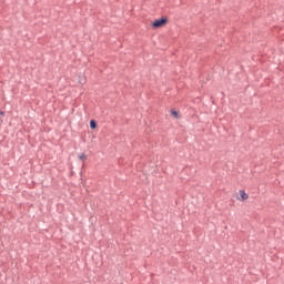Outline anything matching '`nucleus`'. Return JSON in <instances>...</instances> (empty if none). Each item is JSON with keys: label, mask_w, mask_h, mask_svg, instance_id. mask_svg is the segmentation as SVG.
Returning <instances> with one entry per match:
<instances>
[{"label": "nucleus", "mask_w": 284, "mask_h": 284, "mask_svg": "<svg viewBox=\"0 0 284 284\" xmlns=\"http://www.w3.org/2000/svg\"><path fill=\"white\" fill-rule=\"evenodd\" d=\"M79 159H80L81 161H85V159H87L85 153H82L81 155H79Z\"/></svg>", "instance_id": "obj_5"}, {"label": "nucleus", "mask_w": 284, "mask_h": 284, "mask_svg": "<svg viewBox=\"0 0 284 284\" xmlns=\"http://www.w3.org/2000/svg\"><path fill=\"white\" fill-rule=\"evenodd\" d=\"M240 195L242 201H247V199H250V195H247V193H245L243 190L240 191Z\"/></svg>", "instance_id": "obj_2"}, {"label": "nucleus", "mask_w": 284, "mask_h": 284, "mask_svg": "<svg viewBox=\"0 0 284 284\" xmlns=\"http://www.w3.org/2000/svg\"><path fill=\"white\" fill-rule=\"evenodd\" d=\"M90 128H91V130H95V128H97V122H95L94 120H91V121H90Z\"/></svg>", "instance_id": "obj_3"}, {"label": "nucleus", "mask_w": 284, "mask_h": 284, "mask_svg": "<svg viewBox=\"0 0 284 284\" xmlns=\"http://www.w3.org/2000/svg\"><path fill=\"white\" fill-rule=\"evenodd\" d=\"M168 23H169L168 17H162L151 22V28H153V30H159V28H165Z\"/></svg>", "instance_id": "obj_1"}, {"label": "nucleus", "mask_w": 284, "mask_h": 284, "mask_svg": "<svg viewBox=\"0 0 284 284\" xmlns=\"http://www.w3.org/2000/svg\"><path fill=\"white\" fill-rule=\"evenodd\" d=\"M171 115L174 116V119H179V113L175 110H171Z\"/></svg>", "instance_id": "obj_4"}]
</instances>
